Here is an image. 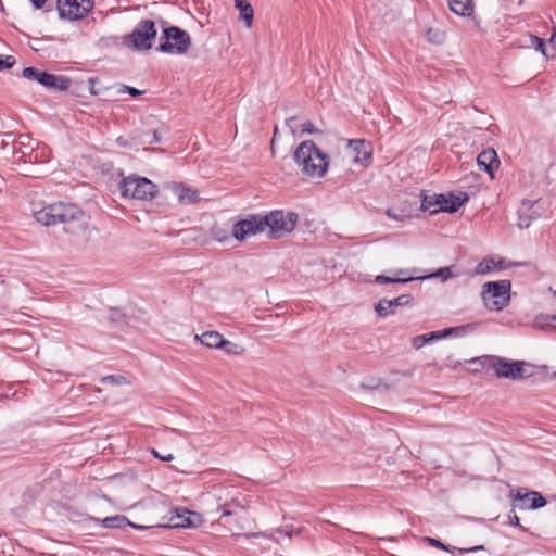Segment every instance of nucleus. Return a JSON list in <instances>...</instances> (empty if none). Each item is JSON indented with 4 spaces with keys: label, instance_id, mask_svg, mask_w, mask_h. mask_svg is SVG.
Masks as SVG:
<instances>
[{
    "label": "nucleus",
    "instance_id": "nucleus-19",
    "mask_svg": "<svg viewBox=\"0 0 556 556\" xmlns=\"http://www.w3.org/2000/svg\"><path fill=\"white\" fill-rule=\"evenodd\" d=\"M505 260L496 256L484 257L475 268L476 275H486L493 270L506 268Z\"/></svg>",
    "mask_w": 556,
    "mask_h": 556
},
{
    "label": "nucleus",
    "instance_id": "nucleus-31",
    "mask_svg": "<svg viewBox=\"0 0 556 556\" xmlns=\"http://www.w3.org/2000/svg\"><path fill=\"white\" fill-rule=\"evenodd\" d=\"M439 194H425L422 197L421 208L422 211H428L430 214L438 213V204L433 198H438Z\"/></svg>",
    "mask_w": 556,
    "mask_h": 556
},
{
    "label": "nucleus",
    "instance_id": "nucleus-44",
    "mask_svg": "<svg viewBox=\"0 0 556 556\" xmlns=\"http://www.w3.org/2000/svg\"><path fill=\"white\" fill-rule=\"evenodd\" d=\"M213 235L214 238L217 239L219 242H224L227 240V235L220 232L219 230H214Z\"/></svg>",
    "mask_w": 556,
    "mask_h": 556
},
{
    "label": "nucleus",
    "instance_id": "nucleus-48",
    "mask_svg": "<svg viewBox=\"0 0 556 556\" xmlns=\"http://www.w3.org/2000/svg\"><path fill=\"white\" fill-rule=\"evenodd\" d=\"M295 121V117H290L287 119V125L291 128V131L294 134V130L292 128V123Z\"/></svg>",
    "mask_w": 556,
    "mask_h": 556
},
{
    "label": "nucleus",
    "instance_id": "nucleus-36",
    "mask_svg": "<svg viewBox=\"0 0 556 556\" xmlns=\"http://www.w3.org/2000/svg\"><path fill=\"white\" fill-rule=\"evenodd\" d=\"M117 93H128L131 97H138L144 93V91L139 90L135 87H130L124 84L117 85Z\"/></svg>",
    "mask_w": 556,
    "mask_h": 556
},
{
    "label": "nucleus",
    "instance_id": "nucleus-54",
    "mask_svg": "<svg viewBox=\"0 0 556 556\" xmlns=\"http://www.w3.org/2000/svg\"><path fill=\"white\" fill-rule=\"evenodd\" d=\"M522 206L526 207V208H529L530 207L529 201L528 202H522Z\"/></svg>",
    "mask_w": 556,
    "mask_h": 556
},
{
    "label": "nucleus",
    "instance_id": "nucleus-45",
    "mask_svg": "<svg viewBox=\"0 0 556 556\" xmlns=\"http://www.w3.org/2000/svg\"><path fill=\"white\" fill-rule=\"evenodd\" d=\"M510 525L520 526L519 517L515 514L514 516H509Z\"/></svg>",
    "mask_w": 556,
    "mask_h": 556
},
{
    "label": "nucleus",
    "instance_id": "nucleus-24",
    "mask_svg": "<svg viewBox=\"0 0 556 556\" xmlns=\"http://www.w3.org/2000/svg\"><path fill=\"white\" fill-rule=\"evenodd\" d=\"M235 8L240 13V21L249 28L252 26L254 10L248 0H235Z\"/></svg>",
    "mask_w": 556,
    "mask_h": 556
},
{
    "label": "nucleus",
    "instance_id": "nucleus-2",
    "mask_svg": "<svg viewBox=\"0 0 556 556\" xmlns=\"http://www.w3.org/2000/svg\"><path fill=\"white\" fill-rule=\"evenodd\" d=\"M470 363L478 364L482 369H492L498 378L519 380L525 377L523 361H508L506 358L484 355L470 359Z\"/></svg>",
    "mask_w": 556,
    "mask_h": 556
},
{
    "label": "nucleus",
    "instance_id": "nucleus-40",
    "mask_svg": "<svg viewBox=\"0 0 556 556\" xmlns=\"http://www.w3.org/2000/svg\"><path fill=\"white\" fill-rule=\"evenodd\" d=\"M431 546L433 547H437V548H441V549H444V551H451V546H447L445 545L444 543H442L441 541L437 540V539H433V538H426L425 539Z\"/></svg>",
    "mask_w": 556,
    "mask_h": 556
},
{
    "label": "nucleus",
    "instance_id": "nucleus-12",
    "mask_svg": "<svg viewBox=\"0 0 556 556\" xmlns=\"http://www.w3.org/2000/svg\"><path fill=\"white\" fill-rule=\"evenodd\" d=\"M165 41L161 42L157 50L169 54L185 53L191 42L190 37H164Z\"/></svg>",
    "mask_w": 556,
    "mask_h": 556
},
{
    "label": "nucleus",
    "instance_id": "nucleus-42",
    "mask_svg": "<svg viewBox=\"0 0 556 556\" xmlns=\"http://www.w3.org/2000/svg\"><path fill=\"white\" fill-rule=\"evenodd\" d=\"M302 132L315 134V132H317V129L311 122H305L302 125Z\"/></svg>",
    "mask_w": 556,
    "mask_h": 556
},
{
    "label": "nucleus",
    "instance_id": "nucleus-23",
    "mask_svg": "<svg viewBox=\"0 0 556 556\" xmlns=\"http://www.w3.org/2000/svg\"><path fill=\"white\" fill-rule=\"evenodd\" d=\"M31 41L29 42L30 48L40 53L42 56L50 58L54 55V49L50 45L51 37H30Z\"/></svg>",
    "mask_w": 556,
    "mask_h": 556
},
{
    "label": "nucleus",
    "instance_id": "nucleus-11",
    "mask_svg": "<svg viewBox=\"0 0 556 556\" xmlns=\"http://www.w3.org/2000/svg\"><path fill=\"white\" fill-rule=\"evenodd\" d=\"M230 490L226 486H215L213 489L214 497L219 502L217 506V510L222 509V518L236 516L237 513L232 510L233 507L243 508L240 502L235 497H229Z\"/></svg>",
    "mask_w": 556,
    "mask_h": 556
},
{
    "label": "nucleus",
    "instance_id": "nucleus-51",
    "mask_svg": "<svg viewBox=\"0 0 556 556\" xmlns=\"http://www.w3.org/2000/svg\"><path fill=\"white\" fill-rule=\"evenodd\" d=\"M519 226H520V227H528V226H529V224H528V223H523L522 217L520 216Z\"/></svg>",
    "mask_w": 556,
    "mask_h": 556
},
{
    "label": "nucleus",
    "instance_id": "nucleus-46",
    "mask_svg": "<svg viewBox=\"0 0 556 556\" xmlns=\"http://www.w3.org/2000/svg\"><path fill=\"white\" fill-rule=\"evenodd\" d=\"M47 0H30V2L37 8H41Z\"/></svg>",
    "mask_w": 556,
    "mask_h": 556
},
{
    "label": "nucleus",
    "instance_id": "nucleus-22",
    "mask_svg": "<svg viewBox=\"0 0 556 556\" xmlns=\"http://www.w3.org/2000/svg\"><path fill=\"white\" fill-rule=\"evenodd\" d=\"M154 37H123L122 46L132 51H146L152 47Z\"/></svg>",
    "mask_w": 556,
    "mask_h": 556
},
{
    "label": "nucleus",
    "instance_id": "nucleus-14",
    "mask_svg": "<svg viewBox=\"0 0 556 556\" xmlns=\"http://www.w3.org/2000/svg\"><path fill=\"white\" fill-rule=\"evenodd\" d=\"M513 496L515 501L522 503L521 509H538L546 505V500L536 491L522 494L520 490H517Z\"/></svg>",
    "mask_w": 556,
    "mask_h": 556
},
{
    "label": "nucleus",
    "instance_id": "nucleus-29",
    "mask_svg": "<svg viewBox=\"0 0 556 556\" xmlns=\"http://www.w3.org/2000/svg\"><path fill=\"white\" fill-rule=\"evenodd\" d=\"M101 523L104 528H123L126 526H131L138 529L142 528L140 526L131 523L125 516L122 515L106 517L101 520Z\"/></svg>",
    "mask_w": 556,
    "mask_h": 556
},
{
    "label": "nucleus",
    "instance_id": "nucleus-56",
    "mask_svg": "<svg viewBox=\"0 0 556 556\" xmlns=\"http://www.w3.org/2000/svg\"><path fill=\"white\" fill-rule=\"evenodd\" d=\"M553 35H556V29H555V31L553 33Z\"/></svg>",
    "mask_w": 556,
    "mask_h": 556
},
{
    "label": "nucleus",
    "instance_id": "nucleus-25",
    "mask_svg": "<svg viewBox=\"0 0 556 556\" xmlns=\"http://www.w3.org/2000/svg\"><path fill=\"white\" fill-rule=\"evenodd\" d=\"M177 519L178 521L175 523V527L182 528H197L203 522V518L200 514L189 510H186L184 514H179Z\"/></svg>",
    "mask_w": 556,
    "mask_h": 556
},
{
    "label": "nucleus",
    "instance_id": "nucleus-26",
    "mask_svg": "<svg viewBox=\"0 0 556 556\" xmlns=\"http://www.w3.org/2000/svg\"><path fill=\"white\" fill-rule=\"evenodd\" d=\"M450 10L456 15L470 16L473 13V0H448Z\"/></svg>",
    "mask_w": 556,
    "mask_h": 556
},
{
    "label": "nucleus",
    "instance_id": "nucleus-30",
    "mask_svg": "<svg viewBox=\"0 0 556 556\" xmlns=\"http://www.w3.org/2000/svg\"><path fill=\"white\" fill-rule=\"evenodd\" d=\"M155 22L151 20L141 21L129 35H156Z\"/></svg>",
    "mask_w": 556,
    "mask_h": 556
},
{
    "label": "nucleus",
    "instance_id": "nucleus-21",
    "mask_svg": "<svg viewBox=\"0 0 556 556\" xmlns=\"http://www.w3.org/2000/svg\"><path fill=\"white\" fill-rule=\"evenodd\" d=\"M349 147L352 149L354 156V162L364 163L367 162L371 157V152L369 150V143L365 140H350Z\"/></svg>",
    "mask_w": 556,
    "mask_h": 556
},
{
    "label": "nucleus",
    "instance_id": "nucleus-13",
    "mask_svg": "<svg viewBox=\"0 0 556 556\" xmlns=\"http://www.w3.org/2000/svg\"><path fill=\"white\" fill-rule=\"evenodd\" d=\"M438 204V212H456L467 200L468 197L465 193L454 195L452 193L444 195L439 194L438 198H433Z\"/></svg>",
    "mask_w": 556,
    "mask_h": 556
},
{
    "label": "nucleus",
    "instance_id": "nucleus-50",
    "mask_svg": "<svg viewBox=\"0 0 556 556\" xmlns=\"http://www.w3.org/2000/svg\"><path fill=\"white\" fill-rule=\"evenodd\" d=\"M388 216H390L391 218H394V219H399V217L396 216V214H392V212L389 210L387 212Z\"/></svg>",
    "mask_w": 556,
    "mask_h": 556
},
{
    "label": "nucleus",
    "instance_id": "nucleus-20",
    "mask_svg": "<svg viewBox=\"0 0 556 556\" xmlns=\"http://www.w3.org/2000/svg\"><path fill=\"white\" fill-rule=\"evenodd\" d=\"M455 330H458V328H446L442 331H433V332H430L427 334L416 336L412 339V345L418 350L421 346H424L426 343H429V342H432L434 340H439L442 338H446Z\"/></svg>",
    "mask_w": 556,
    "mask_h": 556
},
{
    "label": "nucleus",
    "instance_id": "nucleus-16",
    "mask_svg": "<svg viewBox=\"0 0 556 556\" xmlns=\"http://www.w3.org/2000/svg\"><path fill=\"white\" fill-rule=\"evenodd\" d=\"M529 43L527 47L534 48L540 51L545 58L554 56L556 52V37H528Z\"/></svg>",
    "mask_w": 556,
    "mask_h": 556
},
{
    "label": "nucleus",
    "instance_id": "nucleus-15",
    "mask_svg": "<svg viewBox=\"0 0 556 556\" xmlns=\"http://www.w3.org/2000/svg\"><path fill=\"white\" fill-rule=\"evenodd\" d=\"M412 300L413 298L409 294H402L394 300L382 299L375 305V312L380 317H386L393 313L394 307L408 305Z\"/></svg>",
    "mask_w": 556,
    "mask_h": 556
},
{
    "label": "nucleus",
    "instance_id": "nucleus-27",
    "mask_svg": "<svg viewBox=\"0 0 556 556\" xmlns=\"http://www.w3.org/2000/svg\"><path fill=\"white\" fill-rule=\"evenodd\" d=\"M396 275L397 277L378 275L375 280L378 283H406L416 279L414 276L409 275L407 269H399Z\"/></svg>",
    "mask_w": 556,
    "mask_h": 556
},
{
    "label": "nucleus",
    "instance_id": "nucleus-17",
    "mask_svg": "<svg viewBox=\"0 0 556 556\" xmlns=\"http://www.w3.org/2000/svg\"><path fill=\"white\" fill-rule=\"evenodd\" d=\"M167 188L178 198L180 203H194L198 201V193L195 190L185 184L169 182Z\"/></svg>",
    "mask_w": 556,
    "mask_h": 556
},
{
    "label": "nucleus",
    "instance_id": "nucleus-53",
    "mask_svg": "<svg viewBox=\"0 0 556 556\" xmlns=\"http://www.w3.org/2000/svg\"><path fill=\"white\" fill-rule=\"evenodd\" d=\"M276 136H279V132H278L277 127H276V128H275V130H274V139H273V141L276 139Z\"/></svg>",
    "mask_w": 556,
    "mask_h": 556
},
{
    "label": "nucleus",
    "instance_id": "nucleus-10",
    "mask_svg": "<svg viewBox=\"0 0 556 556\" xmlns=\"http://www.w3.org/2000/svg\"><path fill=\"white\" fill-rule=\"evenodd\" d=\"M66 205L64 203H55L45 206L35 213V219L43 226L60 224L64 219Z\"/></svg>",
    "mask_w": 556,
    "mask_h": 556
},
{
    "label": "nucleus",
    "instance_id": "nucleus-18",
    "mask_svg": "<svg viewBox=\"0 0 556 556\" xmlns=\"http://www.w3.org/2000/svg\"><path fill=\"white\" fill-rule=\"evenodd\" d=\"M477 163L481 169H484L491 176H493L494 169L500 165V161L494 149L483 150L478 155Z\"/></svg>",
    "mask_w": 556,
    "mask_h": 556
},
{
    "label": "nucleus",
    "instance_id": "nucleus-7",
    "mask_svg": "<svg viewBox=\"0 0 556 556\" xmlns=\"http://www.w3.org/2000/svg\"><path fill=\"white\" fill-rule=\"evenodd\" d=\"M22 76L29 80H36L46 88L55 90H67L71 87V79L65 76H56L35 67H25Z\"/></svg>",
    "mask_w": 556,
    "mask_h": 556
},
{
    "label": "nucleus",
    "instance_id": "nucleus-33",
    "mask_svg": "<svg viewBox=\"0 0 556 556\" xmlns=\"http://www.w3.org/2000/svg\"><path fill=\"white\" fill-rule=\"evenodd\" d=\"M220 350L225 351L228 354L241 355L244 352L243 346L240 344L233 343L229 340L224 339Z\"/></svg>",
    "mask_w": 556,
    "mask_h": 556
},
{
    "label": "nucleus",
    "instance_id": "nucleus-35",
    "mask_svg": "<svg viewBox=\"0 0 556 556\" xmlns=\"http://www.w3.org/2000/svg\"><path fill=\"white\" fill-rule=\"evenodd\" d=\"M540 327H554L556 328V315L540 316L535 320Z\"/></svg>",
    "mask_w": 556,
    "mask_h": 556
},
{
    "label": "nucleus",
    "instance_id": "nucleus-32",
    "mask_svg": "<svg viewBox=\"0 0 556 556\" xmlns=\"http://www.w3.org/2000/svg\"><path fill=\"white\" fill-rule=\"evenodd\" d=\"M229 517L226 518H219L218 522L223 525L224 527H227L229 531L232 532V535H237L235 531L243 530L244 526L241 523L240 518H237L235 520H229Z\"/></svg>",
    "mask_w": 556,
    "mask_h": 556
},
{
    "label": "nucleus",
    "instance_id": "nucleus-38",
    "mask_svg": "<svg viewBox=\"0 0 556 556\" xmlns=\"http://www.w3.org/2000/svg\"><path fill=\"white\" fill-rule=\"evenodd\" d=\"M15 64V58L12 55H0V71L9 70Z\"/></svg>",
    "mask_w": 556,
    "mask_h": 556
},
{
    "label": "nucleus",
    "instance_id": "nucleus-28",
    "mask_svg": "<svg viewBox=\"0 0 556 556\" xmlns=\"http://www.w3.org/2000/svg\"><path fill=\"white\" fill-rule=\"evenodd\" d=\"M195 340L200 341L207 348L220 349L224 337L217 331H206L201 336H195Z\"/></svg>",
    "mask_w": 556,
    "mask_h": 556
},
{
    "label": "nucleus",
    "instance_id": "nucleus-5",
    "mask_svg": "<svg viewBox=\"0 0 556 556\" xmlns=\"http://www.w3.org/2000/svg\"><path fill=\"white\" fill-rule=\"evenodd\" d=\"M121 194L124 198L136 200H152L156 194V186L148 178L130 175L119 184Z\"/></svg>",
    "mask_w": 556,
    "mask_h": 556
},
{
    "label": "nucleus",
    "instance_id": "nucleus-1",
    "mask_svg": "<svg viewBox=\"0 0 556 556\" xmlns=\"http://www.w3.org/2000/svg\"><path fill=\"white\" fill-rule=\"evenodd\" d=\"M294 160L309 177H323L328 168V157L312 140L303 141L294 152Z\"/></svg>",
    "mask_w": 556,
    "mask_h": 556
},
{
    "label": "nucleus",
    "instance_id": "nucleus-43",
    "mask_svg": "<svg viewBox=\"0 0 556 556\" xmlns=\"http://www.w3.org/2000/svg\"><path fill=\"white\" fill-rule=\"evenodd\" d=\"M482 549H484V547L482 545H478V546H473L470 548H458V552L460 554H466V553H471V552H477V551H482Z\"/></svg>",
    "mask_w": 556,
    "mask_h": 556
},
{
    "label": "nucleus",
    "instance_id": "nucleus-34",
    "mask_svg": "<svg viewBox=\"0 0 556 556\" xmlns=\"http://www.w3.org/2000/svg\"><path fill=\"white\" fill-rule=\"evenodd\" d=\"M159 24L161 27H163V35H178V36L188 35L185 30L180 29L179 27H176V26L168 27L167 23L164 20H160Z\"/></svg>",
    "mask_w": 556,
    "mask_h": 556
},
{
    "label": "nucleus",
    "instance_id": "nucleus-3",
    "mask_svg": "<svg viewBox=\"0 0 556 556\" xmlns=\"http://www.w3.org/2000/svg\"><path fill=\"white\" fill-rule=\"evenodd\" d=\"M60 224H63V230L73 237L74 243L81 244L89 240V218L76 205H66L64 219Z\"/></svg>",
    "mask_w": 556,
    "mask_h": 556
},
{
    "label": "nucleus",
    "instance_id": "nucleus-47",
    "mask_svg": "<svg viewBox=\"0 0 556 556\" xmlns=\"http://www.w3.org/2000/svg\"><path fill=\"white\" fill-rule=\"evenodd\" d=\"M96 80H97V78H89V79H88V83H89V85H90V92H91L92 94H97V93H98V92L93 89V87H92V85L96 83Z\"/></svg>",
    "mask_w": 556,
    "mask_h": 556
},
{
    "label": "nucleus",
    "instance_id": "nucleus-9",
    "mask_svg": "<svg viewBox=\"0 0 556 556\" xmlns=\"http://www.w3.org/2000/svg\"><path fill=\"white\" fill-rule=\"evenodd\" d=\"M264 231L262 215L252 214L238 220L232 227V236L238 241H244L249 237Z\"/></svg>",
    "mask_w": 556,
    "mask_h": 556
},
{
    "label": "nucleus",
    "instance_id": "nucleus-49",
    "mask_svg": "<svg viewBox=\"0 0 556 556\" xmlns=\"http://www.w3.org/2000/svg\"><path fill=\"white\" fill-rule=\"evenodd\" d=\"M161 141V138L159 136V132L156 130H154L153 132V142H160ZM150 143H152V141H150Z\"/></svg>",
    "mask_w": 556,
    "mask_h": 556
},
{
    "label": "nucleus",
    "instance_id": "nucleus-55",
    "mask_svg": "<svg viewBox=\"0 0 556 556\" xmlns=\"http://www.w3.org/2000/svg\"><path fill=\"white\" fill-rule=\"evenodd\" d=\"M261 535H263V534H262V533H252V534H250L249 536H255V538H257V536H261Z\"/></svg>",
    "mask_w": 556,
    "mask_h": 556
},
{
    "label": "nucleus",
    "instance_id": "nucleus-8",
    "mask_svg": "<svg viewBox=\"0 0 556 556\" xmlns=\"http://www.w3.org/2000/svg\"><path fill=\"white\" fill-rule=\"evenodd\" d=\"M93 4V0H58L56 9L61 18L77 21L84 18Z\"/></svg>",
    "mask_w": 556,
    "mask_h": 556
},
{
    "label": "nucleus",
    "instance_id": "nucleus-37",
    "mask_svg": "<svg viewBox=\"0 0 556 556\" xmlns=\"http://www.w3.org/2000/svg\"><path fill=\"white\" fill-rule=\"evenodd\" d=\"M101 382L102 383H112V384H123V383H127V380L123 376L111 375V376L103 377L101 379Z\"/></svg>",
    "mask_w": 556,
    "mask_h": 556
},
{
    "label": "nucleus",
    "instance_id": "nucleus-41",
    "mask_svg": "<svg viewBox=\"0 0 556 556\" xmlns=\"http://www.w3.org/2000/svg\"><path fill=\"white\" fill-rule=\"evenodd\" d=\"M152 454L161 459V460H164V462H170L174 459V456L173 454L168 453V454H160L156 450H152Z\"/></svg>",
    "mask_w": 556,
    "mask_h": 556
},
{
    "label": "nucleus",
    "instance_id": "nucleus-39",
    "mask_svg": "<svg viewBox=\"0 0 556 556\" xmlns=\"http://www.w3.org/2000/svg\"><path fill=\"white\" fill-rule=\"evenodd\" d=\"M427 277L428 278L439 277L442 280H447L452 277V271H451L450 267H443V268H440L437 273L428 275Z\"/></svg>",
    "mask_w": 556,
    "mask_h": 556
},
{
    "label": "nucleus",
    "instance_id": "nucleus-52",
    "mask_svg": "<svg viewBox=\"0 0 556 556\" xmlns=\"http://www.w3.org/2000/svg\"><path fill=\"white\" fill-rule=\"evenodd\" d=\"M276 136H279V132H278L277 127H276V128H275V130H274V139H273V141L276 139Z\"/></svg>",
    "mask_w": 556,
    "mask_h": 556
},
{
    "label": "nucleus",
    "instance_id": "nucleus-6",
    "mask_svg": "<svg viewBox=\"0 0 556 556\" xmlns=\"http://www.w3.org/2000/svg\"><path fill=\"white\" fill-rule=\"evenodd\" d=\"M510 287L511 285L509 280H498L484 283L482 291L484 305L490 311H502L509 303Z\"/></svg>",
    "mask_w": 556,
    "mask_h": 556
},
{
    "label": "nucleus",
    "instance_id": "nucleus-4",
    "mask_svg": "<svg viewBox=\"0 0 556 556\" xmlns=\"http://www.w3.org/2000/svg\"><path fill=\"white\" fill-rule=\"evenodd\" d=\"M263 228H269V238L279 239L294 230L298 223V214L276 210L262 216Z\"/></svg>",
    "mask_w": 556,
    "mask_h": 556
}]
</instances>
